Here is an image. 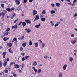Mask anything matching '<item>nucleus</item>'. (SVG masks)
I'll list each match as a JSON object with an SVG mask.
<instances>
[{"label": "nucleus", "instance_id": "473e14b6", "mask_svg": "<svg viewBox=\"0 0 77 77\" xmlns=\"http://www.w3.org/2000/svg\"><path fill=\"white\" fill-rule=\"evenodd\" d=\"M1 14L2 17H4V16L5 15V13L3 12H2Z\"/></svg>", "mask_w": 77, "mask_h": 77}, {"label": "nucleus", "instance_id": "6e6d98bb", "mask_svg": "<svg viewBox=\"0 0 77 77\" xmlns=\"http://www.w3.org/2000/svg\"><path fill=\"white\" fill-rule=\"evenodd\" d=\"M40 66H42V64H39L38 66L39 68H40Z\"/></svg>", "mask_w": 77, "mask_h": 77}, {"label": "nucleus", "instance_id": "58836bf2", "mask_svg": "<svg viewBox=\"0 0 77 77\" xmlns=\"http://www.w3.org/2000/svg\"><path fill=\"white\" fill-rule=\"evenodd\" d=\"M26 60V58L25 57H23L22 58V61H24Z\"/></svg>", "mask_w": 77, "mask_h": 77}, {"label": "nucleus", "instance_id": "9b49d317", "mask_svg": "<svg viewBox=\"0 0 77 77\" xmlns=\"http://www.w3.org/2000/svg\"><path fill=\"white\" fill-rule=\"evenodd\" d=\"M34 45H35V48H37L38 47V43L35 42L34 43Z\"/></svg>", "mask_w": 77, "mask_h": 77}, {"label": "nucleus", "instance_id": "4468645a", "mask_svg": "<svg viewBox=\"0 0 77 77\" xmlns=\"http://www.w3.org/2000/svg\"><path fill=\"white\" fill-rule=\"evenodd\" d=\"M29 45H32V44H33V43H32L31 40H30L29 41Z\"/></svg>", "mask_w": 77, "mask_h": 77}, {"label": "nucleus", "instance_id": "49530a36", "mask_svg": "<svg viewBox=\"0 0 77 77\" xmlns=\"http://www.w3.org/2000/svg\"><path fill=\"white\" fill-rule=\"evenodd\" d=\"M77 0H74L73 3L74 4L75 3V2H77Z\"/></svg>", "mask_w": 77, "mask_h": 77}, {"label": "nucleus", "instance_id": "3c124183", "mask_svg": "<svg viewBox=\"0 0 77 77\" xmlns=\"http://www.w3.org/2000/svg\"><path fill=\"white\" fill-rule=\"evenodd\" d=\"M29 56H27L25 57V58L26 59H27V58H29Z\"/></svg>", "mask_w": 77, "mask_h": 77}, {"label": "nucleus", "instance_id": "cd10ccee", "mask_svg": "<svg viewBox=\"0 0 77 77\" xmlns=\"http://www.w3.org/2000/svg\"><path fill=\"white\" fill-rule=\"evenodd\" d=\"M6 10L8 12H11V9L10 8H7L6 9Z\"/></svg>", "mask_w": 77, "mask_h": 77}, {"label": "nucleus", "instance_id": "9d476101", "mask_svg": "<svg viewBox=\"0 0 77 77\" xmlns=\"http://www.w3.org/2000/svg\"><path fill=\"white\" fill-rule=\"evenodd\" d=\"M69 60L70 61V62H72L73 60V58L71 57H69Z\"/></svg>", "mask_w": 77, "mask_h": 77}, {"label": "nucleus", "instance_id": "052dcab7", "mask_svg": "<svg viewBox=\"0 0 77 77\" xmlns=\"http://www.w3.org/2000/svg\"><path fill=\"white\" fill-rule=\"evenodd\" d=\"M6 61H7V62H8L9 61V58H7L6 59Z\"/></svg>", "mask_w": 77, "mask_h": 77}, {"label": "nucleus", "instance_id": "e433bc0d", "mask_svg": "<svg viewBox=\"0 0 77 77\" xmlns=\"http://www.w3.org/2000/svg\"><path fill=\"white\" fill-rule=\"evenodd\" d=\"M8 34H9V32H7L4 34V35H8Z\"/></svg>", "mask_w": 77, "mask_h": 77}, {"label": "nucleus", "instance_id": "a211bd4d", "mask_svg": "<svg viewBox=\"0 0 77 77\" xmlns=\"http://www.w3.org/2000/svg\"><path fill=\"white\" fill-rule=\"evenodd\" d=\"M22 26L23 27H24V26H26V23L25 22H23L22 23Z\"/></svg>", "mask_w": 77, "mask_h": 77}, {"label": "nucleus", "instance_id": "f704fd0d", "mask_svg": "<svg viewBox=\"0 0 77 77\" xmlns=\"http://www.w3.org/2000/svg\"><path fill=\"white\" fill-rule=\"evenodd\" d=\"M41 69H38V74L39 73H41Z\"/></svg>", "mask_w": 77, "mask_h": 77}, {"label": "nucleus", "instance_id": "a18cd8bd", "mask_svg": "<svg viewBox=\"0 0 77 77\" xmlns=\"http://www.w3.org/2000/svg\"><path fill=\"white\" fill-rule=\"evenodd\" d=\"M59 26V24H57L56 23V24L55 25H54V27H57V26Z\"/></svg>", "mask_w": 77, "mask_h": 77}, {"label": "nucleus", "instance_id": "c756f323", "mask_svg": "<svg viewBox=\"0 0 77 77\" xmlns=\"http://www.w3.org/2000/svg\"><path fill=\"white\" fill-rule=\"evenodd\" d=\"M8 51H9L10 53H13V51H11V48L9 49L8 50Z\"/></svg>", "mask_w": 77, "mask_h": 77}, {"label": "nucleus", "instance_id": "1a4fd4ad", "mask_svg": "<svg viewBox=\"0 0 77 77\" xmlns=\"http://www.w3.org/2000/svg\"><path fill=\"white\" fill-rule=\"evenodd\" d=\"M40 17L41 19V20H45V18H43V15L42 14L40 15Z\"/></svg>", "mask_w": 77, "mask_h": 77}, {"label": "nucleus", "instance_id": "f8f14e48", "mask_svg": "<svg viewBox=\"0 0 77 77\" xmlns=\"http://www.w3.org/2000/svg\"><path fill=\"white\" fill-rule=\"evenodd\" d=\"M39 15H36L35 18V20H39Z\"/></svg>", "mask_w": 77, "mask_h": 77}, {"label": "nucleus", "instance_id": "6e6552de", "mask_svg": "<svg viewBox=\"0 0 77 77\" xmlns=\"http://www.w3.org/2000/svg\"><path fill=\"white\" fill-rule=\"evenodd\" d=\"M3 40L4 41H6L9 40V38L7 37H4L3 38Z\"/></svg>", "mask_w": 77, "mask_h": 77}, {"label": "nucleus", "instance_id": "864d4df0", "mask_svg": "<svg viewBox=\"0 0 77 77\" xmlns=\"http://www.w3.org/2000/svg\"><path fill=\"white\" fill-rule=\"evenodd\" d=\"M2 65V63L1 61H0V68L1 67Z\"/></svg>", "mask_w": 77, "mask_h": 77}, {"label": "nucleus", "instance_id": "4c0bfd02", "mask_svg": "<svg viewBox=\"0 0 77 77\" xmlns=\"http://www.w3.org/2000/svg\"><path fill=\"white\" fill-rule=\"evenodd\" d=\"M4 6H5V4H1V7H2V8H4Z\"/></svg>", "mask_w": 77, "mask_h": 77}, {"label": "nucleus", "instance_id": "37998d69", "mask_svg": "<svg viewBox=\"0 0 77 77\" xmlns=\"http://www.w3.org/2000/svg\"><path fill=\"white\" fill-rule=\"evenodd\" d=\"M23 24V22L22 21H21L20 22L19 24H18V25L20 26V24Z\"/></svg>", "mask_w": 77, "mask_h": 77}, {"label": "nucleus", "instance_id": "f03ea898", "mask_svg": "<svg viewBox=\"0 0 77 77\" xmlns=\"http://www.w3.org/2000/svg\"><path fill=\"white\" fill-rule=\"evenodd\" d=\"M33 12V15L34 16V15H36L38 14V11L35 10H33L32 11Z\"/></svg>", "mask_w": 77, "mask_h": 77}, {"label": "nucleus", "instance_id": "c03bdc74", "mask_svg": "<svg viewBox=\"0 0 77 77\" xmlns=\"http://www.w3.org/2000/svg\"><path fill=\"white\" fill-rule=\"evenodd\" d=\"M24 38V36H22V37H20V38L21 39V40H23V38Z\"/></svg>", "mask_w": 77, "mask_h": 77}, {"label": "nucleus", "instance_id": "2f4dec72", "mask_svg": "<svg viewBox=\"0 0 77 77\" xmlns=\"http://www.w3.org/2000/svg\"><path fill=\"white\" fill-rule=\"evenodd\" d=\"M51 13L52 14H55V11L53 10L51 11Z\"/></svg>", "mask_w": 77, "mask_h": 77}, {"label": "nucleus", "instance_id": "393cba45", "mask_svg": "<svg viewBox=\"0 0 77 77\" xmlns=\"http://www.w3.org/2000/svg\"><path fill=\"white\" fill-rule=\"evenodd\" d=\"M31 29H27V33H30V32H31Z\"/></svg>", "mask_w": 77, "mask_h": 77}, {"label": "nucleus", "instance_id": "680f3d73", "mask_svg": "<svg viewBox=\"0 0 77 77\" xmlns=\"http://www.w3.org/2000/svg\"><path fill=\"white\" fill-rule=\"evenodd\" d=\"M39 41V42H40V43H42V41L41 40H38Z\"/></svg>", "mask_w": 77, "mask_h": 77}, {"label": "nucleus", "instance_id": "c9c22d12", "mask_svg": "<svg viewBox=\"0 0 77 77\" xmlns=\"http://www.w3.org/2000/svg\"><path fill=\"white\" fill-rule=\"evenodd\" d=\"M44 58L46 59H47V58H49V57H48V56L47 55H45L44 57Z\"/></svg>", "mask_w": 77, "mask_h": 77}, {"label": "nucleus", "instance_id": "0eeeda50", "mask_svg": "<svg viewBox=\"0 0 77 77\" xmlns=\"http://www.w3.org/2000/svg\"><path fill=\"white\" fill-rule=\"evenodd\" d=\"M71 42L72 44H75V42H77V41L74 40L71 41Z\"/></svg>", "mask_w": 77, "mask_h": 77}, {"label": "nucleus", "instance_id": "de8ad7c7", "mask_svg": "<svg viewBox=\"0 0 77 77\" xmlns=\"http://www.w3.org/2000/svg\"><path fill=\"white\" fill-rule=\"evenodd\" d=\"M71 36V37H74V36H75V35L73 34H72Z\"/></svg>", "mask_w": 77, "mask_h": 77}, {"label": "nucleus", "instance_id": "39448f33", "mask_svg": "<svg viewBox=\"0 0 77 77\" xmlns=\"http://www.w3.org/2000/svg\"><path fill=\"white\" fill-rule=\"evenodd\" d=\"M25 21L26 23H28V24H31V21L29 20H26Z\"/></svg>", "mask_w": 77, "mask_h": 77}, {"label": "nucleus", "instance_id": "7ed1b4c3", "mask_svg": "<svg viewBox=\"0 0 77 77\" xmlns=\"http://www.w3.org/2000/svg\"><path fill=\"white\" fill-rule=\"evenodd\" d=\"M18 28L17 26V25L16 24L15 25H14V26H12V28L13 29H17Z\"/></svg>", "mask_w": 77, "mask_h": 77}, {"label": "nucleus", "instance_id": "ddd939ff", "mask_svg": "<svg viewBox=\"0 0 77 77\" xmlns=\"http://www.w3.org/2000/svg\"><path fill=\"white\" fill-rule=\"evenodd\" d=\"M14 67L15 68L18 69V68H19L20 66H19V65L18 64H15L14 66Z\"/></svg>", "mask_w": 77, "mask_h": 77}, {"label": "nucleus", "instance_id": "72a5a7b5", "mask_svg": "<svg viewBox=\"0 0 77 77\" xmlns=\"http://www.w3.org/2000/svg\"><path fill=\"white\" fill-rule=\"evenodd\" d=\"M50 23H51V26L52 27H53V26H54V23H53V22L52 21H51L50 22Z\"/></svg>", "mask_w": 77, "mask_h": 77}, {"label": "nucleus", "instance_id": "423d86ee", "mask_svg": "<svg viewBox=\"0 0 77 77\" xmlns=\"http://www.w3.org/2000/svg\"><path fill=\"white\" fill-rule=\"evenodd\" d=\"M32 68L34 70L35 72L37 73V72H38V70L35 68V67H32Z\"/></svg>", "mask_w": 77, "mask_h": 77}, {"label": "nucleus", "instance_id": "aec40b11", "mask_svg": "<svg viewBox=\"0 0 77 77\" xmlns=\"http://www.w3.org/2000/svg\"><path fill=\"white\" fill-rule=\"evenodd\" d=\"M21 8V6H19L17 8V11H19V10H20Z\"/></svg>", "mask_w": 77, "mask_h": 77}, {"label": "nucleus", "instance_id": "79ce46f5", "mask_svg": "<svg viewBox=\"0 0 77 77\" xmlns=\"http://www.w3.org/2000/svg\"><path fill=\"white\" fill-rule=\"evenodd\" d=\"M14 8H12L10 9V12H12V11L14 10Z\"/></svg>", "mask_w": 77, "mask_h": 77}, {"label": "nucleus", "instance_id": "2eb2a0df", "mask_svg": "<svg viewBox=\"0 0 77 77\" xmlns=\"http://www.w3.org/2000/svg\"><path fill=\"white\" fill-rule=\"evenodd\" d=\"M4 63L3 64V65L4 66H6V64L8 62H7V61H6V60H5L4 61Z\"/></svg>", "mask_w": 77, "mask_h": 77}, {"label": "nucleus", "instance_id": "4d7b16f0", "mask_svg": "<svg viewBox=\"0 0 77 77\" xmlns=\"http://www.w3.org/2000/svg\"><path fill=\"white\" fill-rule=\"evenodd\" d=\"M74 17H77V13L75 14H74Z\"/></svg>", "mask_w": 77, "mask_h": 77}, {"label": "nucleus", "instance_id": "ea45409f", "mask_svg": "<svg viewBox=\"0 0 77 77\" xmlns=\"http://www.w3.org/2000/svg\"><path fill=\"white\" fill-rule=\"evenodd\" d=\"M13 76H14V77H17V74H16L14 73H13Z\"/></svg>", "mask_w": 77, "mask_h": 77}, {"label": "nucleus", "instance_id": "5fc2aeb1", "mask_svg": "<svg viewBox=\"0 0 77 77\" xmlns=\"http://www.w3.org/2000/svg\"><path fill=\"white\" fill-rule=\"evenodd\" d=\"M5 72L6 73H8V70H5Z\"/></svg>", "mask_w": 77, "mask_h": 77}, {"label": "nucleus", "instance_id": "0e129e2a", "mask_svg": "<svg viewBox=\"0 0 77 77\" xmlns=\"http://www.w3.org/2000/svg\"><path fill=\"white\" fill-rule=\"evenodd\" d=\"M12 64H13V62H12L11 63H10V66H11V65H12Z\"/></svg>", "mask_w": 77, "mask_h": 77}, {"label": "nucleus", "instance_id": "f3484780", "mask_svg": "<svg viewBox=\"0 0 77 77\" xmlns=\"http://www.w3.org/2000/svg\"><path fill=\"white\" fill-rule=\"evenodd\" d=\"M6 53L5 52H4L2 54V55H3V58H5V56H6Z\"/></svg>", "mask_w": 77, "mask_h": 77}, {"label": "nucleus", "instance_id": "f257e3e1", "mask_svg": "<svg viewBox=\"0 0 77 77\" xmlns=\"http://www.w3.org/2000/svg\"><path fill=\"white\" fill-rule=\"evenodd\" d=\"M15 16H16V14L15 13H13L10 16V17L11 19H13Z\"/></svg>", "mask_w": 77, "mask_h": 77}, {"label": "nucleus", "instance_id": "20e7f679", "mask_svg": "<svg viewBox=\"0 0 77 77\" xmlns=\"http://www.w3.org/2000/svg\"><path fill=\"white\" fill-rule=\"evenodd\" d=\"M66 67H67V65L65 64L64 66H63V70L65 71L66 70Z\"/></svg>", "mask_w": 77, "mask_h": 77}, {"label": "nucleus", "instance_id": "13d9d810", "mask_svg": "<svg viewBox=\"0 0 77 77\" xmlns=\"http://www.w3.org/2000/svg\"><path fill=\"white\" fill-rule=\"evenodd\" d=\"M32 2H33V0H29V3H32Z\"/></svg>", "mask_w": 77, "mask_h": 77}, {"label": "nucleus", "instance_id": "774afa93", "mask_svg": "<svg viewBox=\"0 0 77 77\" xmlns=\"http://www.w3.org/2000/svg\"><path fill=\"white\" fill-rule=\"evenodd\" d=\"M21 55H22V56H24V54H25L24 53H22L21 54Z\"/></svg>", "mask_w": 77, "mask_h": 77}, {"label": "nucleus", "instance_id": "bf43d9fd", "mask_svg": "<svg viewBox=\"0 0 77 77\" xmlns=\"http://www.w3.org/2000/svg\"><path fill=\"white\" fill-rule=\"evenodd\" d=\"M66 1V2H70L71 0H65Z\"/></svg>", "mask_w": 77, "mask_h": 77}, {"label": "nucleus", "instance_id": "dca6fc26", "mask_svg": "<svg viewBox=\"0 0 77 77\" xmlns=\"http://www.w3.org/2000/svg\"><path fill=\"white\" fill-rule=\"evenodd\" d=\"M7 45L8 47H11V46H12V43H7Z\"/></svg>", "mask_w": 77, "mask_h": 77}, {"label": "nucleus", "instance_id": "8fccbe9b", "mask_svg": "<svg viewBox=\"0 0 77 77\" xmlns=\"http://www.w3.org/2000/svg\"><path fill=\"white\" fill-rule=\"evenodd\" d=\"M10 30V28H8L7 30L6 31L7 32H9Z\"/></svg>", "mask_w": 77, "mask_h": 77}, {"label": "nucleus", "instance_id": "6ab92c4d", "mask_svg": "<svg viewBox=\"0 0 77 77\" xmlns=\"http://www.w3.org/2000/svg\"><path fill=\"white\" fill-rule=\"evenodd\" d=\"M42 48H44V47H45V44L44 43H42Z\"/></svg>", "mask_w": 77, "mask_h": 77}, {"label": "nucleus", "instance_id": "a878e982", "mask_svg": "<svg viewBox=\"0 0 77 77\" xmlns=\"http://www.w3.org/2000/svg\"><path fill=\"white\" fill-rule=\"evenodd\" d=\"M16 2V4L17 5H19L20 4V0L17 1V2Z\"/></svg>", "mask_w": 77, "mask_h": 77}, {"label": "nucleus", "instance_id": "7c9ffc66", "mask_svg": "<svg viewBox=\"0 0 77 77\" xmlns=\"http://www.w3.org/2000/svg\"><path fill=\"white\" fill-rule=\"evenodd\" d=\"M17 41V38H14V39H13V41H12V42H14V41Z\"/></svg>", "mask_w": 77, "mask_h": 77}, {"label": "nucleus", "instance_id": "09e8293b", "mask_svg": "<svg viewBox=\"0 0 77 77\" xmlns=\"http://www.w3.org/2000/svg\"><path fill=\"white\" fill-rule=\"evenodd\" d=\"M24 63H23L21 66L22 68L24 67Z\"/></svg>", "mask_w": 77, "mask_h": 77}, {"label": "nucleus", "instance_id": "e2e57ef3", "mask_svg": "<svg viewBox=\"0 0 77 77\" xmlns=\"http://www.w3.org/2000/svg\"><path fill=\"white\" fill-rule=\"evenodd\" d=\"M51 5L52 6V7H54V4H52Z\"/></svg>", "mask_w": 77, "mask_h": 77}, {"label": "nucleus", "instance_id": "5701e85b", "mask_svg": "<svg viewBox=\"0 0 77 77\" xmlns=\"http://www.w3.org/2000/svg\"><path fill=\"white\" fill-rule=\"evenodd\" d=\"M26 43H23L22 44V46H23V47H26Z\"/></svg>", "mask_w": 77, "mask_h": 77}, {"label": "nucleus", "instance_id": "bb28decb", "mask_svg": "<svg viewBox=\"0 0 77 77\" xmlns=\"http://www.w3.org/2000/svg\"><path fill=\"white\" fill-rule=\"evenodd\" d=\"M62 73L60 72L59 74V77H62Z\"/></svg>", "mask_w": 77, "mask_h": 77}, {"label": "nucleus", "instance_id": "a19ab883", "mask_svg": "<svg viewBox=\"0 0 77 77\" xmlns=\"http://www.w3.org/2000/svg\"><path fill=\"white\" fill-rule=\"evenodd\" d=\"M24 50V49L23 48V47H21L20 48V51H23Z\"/></svg>", "mask_w": 77, "mask_h": 77}, {"label": "nucleus", "instance_id": "b1692460", "mask_svg": "<svg viewBox=\"0 0 77 77\" xmlns=\"http://www.w3.org/2000/svg\"><path fill=\"white\" fill-rule=\"evenodd\" d=\"M37 65V63L36 61H34L33 63V65L34 66H36Z\"/></svg>", "mask_w": 77, "mask_h": 77}, {"label": "nucleus", "instance_id": "338daca9", "mask_svg": "<svg viewBox=\"0 0 77 77\" xmlns=\"http://www.w3.org/2000/svg\"><path fill=\"white\" fill-rule=\"evenodd\" d=\"M68 5H72V3H71V2H70L69 3H68Z\"/></svg>", "mask_w": 77, "mask_h": 77}, {"label": "nucleus", "instance_id": "c85d7f7f", "mask_svg": "<svg viewBox=\"0 0 77 77\" xmlns=\"http://www.w3.org/2000/svg\"><path fill=\"white\" fill-rule=\"evenodd\" d=\"M42 14H46L45 10H44L43 11Z\"/></svg>", "mask_w": 77, "mask_h": 77}, {"label": "nucleus", "instance_id": "69168bd1", "mask_svg": "<svg viewBox=\"0 0 77 77\" xmlns=\"http://www.w3.org/2000/svg\"><path fill=\"white\" fill-rule=\"evenodd\" d=\"M17 20H15L14 22V23H17Z\"/></svg>", "mask_w": 77, "mask_h": 77}, {"label": "nucleus", "instance_id": "4be33fe9", "mask_svg": "<svg viewBox=\"0 0 77 77\" xmlns=\"http://www.w3.org/2000/svg\"><path fill=\"white\" fill-rule=\"evenodd\" d=\"M56 5L57 6V7H59V6H60V3H56Z\"/></svg>", "mask_w": 77, "mask_h": 77}, {"label": "nucleus", "instance_id": "412c9836", "mask_svg": "<svg viewBox=\"0 0 77 77\" xmlns=\"http://www.w3.org/2000/svg\"><path fill=\"white\" fill-rule=\"evenodd\" d=\"M41 26V23H39L38 25H35V27L36 28H39V26Z\"/></svg>", "mask_w": 77, "mask_h": 77}, {"label": "nucleus", "instance_id": "603ef678", "mask_svg": "<svg viewBox=\"0 0 77 77\" xmlns=\"http://www.w3.org/2000/svg\"><path fill=\"white\" fill-rule=\"evenodd\" d=\"M27 2V0H23V3H26Z\"/></svg>", "mask_w": 77, "mask_h": 77}]
</instances>
